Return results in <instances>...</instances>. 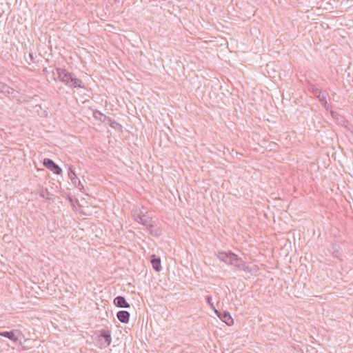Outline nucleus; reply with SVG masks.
<instances>
[{"mask_svg": "<svg viewBox=\"0 0 353 353\" xmlns=\"http://www.w3.org/2000/svg\"><path fill=\"white\" fill-rule=\"evenodd\" d=\"M29 58L31 61L34 62V58L32 53H29Z\"/></svg>", "mask_w": 353, "mask_h": 353, "instance_id": "obj_24", "label": "nucleus"}, {"mask_svg": "<svg viewBox=\"0 0 353 353\" xmlns=\"http://www.w3.org/2000/svg\"><path fill=\"white\" fill-rule=\"evenodd\" d=\"M70 180H71L72 183L74 185H77V183H78V181H79V179L77 178V176L74 177V179H70Z\"/></svg>", "mask_w": 353, "mask_h": 353, "instance_id": "obj_23", "label": "nucleus"}, {"mask_svg": "<svg viewBox=\"0 0 353 353\" xmlns=\"http://www.w3.org/2000/svg\"><path fill=\"white\" fill-rule=\"evenodd\" d=\"M98 338L100 345L105 347L110 345L112 342L111 333L109 330H102Z\"/></svg>", "mask_w": 353, "mask_h": 353, "instance_id": "obj_3", "label": "nucleus"}, {"mask_svg": "<svg viewBox=\"0 0 353 353\" xmlns=\"http://www.w3.org/2000/svg\"><path fill=\"white\" fill-rule=\"evenodd\" d=\"M235 255L233 252H220L218 255L219 259L225 262L227 264L232 265L234 264V259L232 257V256Z\"/></svg>", "mask_w": 353, "mask_h": 353, "instance_id": "obj_6", "label": "nucleus"}, {"mask_svg": "<svg viewBox=\"0 0 353 353\" xmlns=\"http://www.w3.org/2000/svg\"><path fill=\"white\" fill-rule=\"evenodd\" d=\"M205 299H206V302L207 303L212 307L214 310V305H213V303H212V299L210 296H207L205 297Z\"/></svg>", "mask_w": 353, "mask_h": 353, "instance_id": "obj_20", "label": "nucleus"}, {"mask_svg": "<svg viewBox=\"0 0 353 353\" xmlns=\"http://www.w3.org/2000/svg\"><path fill=\"white\" fill-rule=\"evenodd\" d=\"M317 98L319 99L321 103L325 108V109H327L328 105H327V102L325 94H323L321 96H319V97H317Z\"/></svg>", "mask_w": 353, "mask_h": 353, "instance_id": "obj_14", "label": "nucleus"}, {"mask_svg": "<svg viewBox=\"0 0 353 353\" xmlns=\"http://www.w3.org/2000/svg\"><path fill=\"white\" fill-rule=\"evenodd\" d=\"M68 174V177L70 178V179H74V177L77 176L75 172L71 168H69Z\"/></svg>", "mask_w": 353, "mask_h": 353, "instance_id": "obj_17", "label": "nucleus"}, {"mask_svg": "<svg viewBox=\"0 0 353 353\" xmlns=\"http://www.w3.org/2000/svg\"><path fill=\"white\" fill-rule=\"evenodd\" d=\"M75 186H76V187H77V188H78L79 190H81L82 189H83V185H82V183H81V181H80V180H79V181H78V183H77V185H75Z\"/></svg>", "mask_w": 353, "mask_h": 353, "instance_id": "obj_22", "label": "nucleus"}, {"mask_svg": "<svg viewBox=\"0 0 353 353\" xmlns=\"http://www.w3.org/2000/svg\"><path fill=\"white\" fill-rule=\"evenodd\" d=\"M114 304L119 307H123V308H128L130 307V304L127 302L125 297L122 296H117L114 298Z\"/></svg>", "mask_w": 353, "mask_h": 353, "instance_id": "obj_9", "label": "nucleus"}, {"mask_svg": "<svg viewBox=\"0 0 353 353\" xmlns=\"http://www.w3.org/2000/svg\"><path fill=\"white\" fill-rule=\"evenodd\" d=\"M70 87L85 88L81 80L76 78L74 75L72 79Z\"/></svg>", "mask_w": 353, "mask_h": 353, "instance_id": "obj_13", "label": "nucleus"}, {"mask_svg": "<svg viewBox=\"0 0 353 353\" xmlns=\"http://www.w3.org/2000/svg\"><path fill=\"white\" fill-rule=\"evenodd\" d=\"M134 216L135 221L143 225L147 228H154L155 226V222L149 216H147L145 214H134Z\"/></svg>", "mask_w": 353, "mask_h": 353, "instance_id": "obj_2", "label": "nucleus"}, {"mask_svg": "<svg viewBox=\"0 0 353 353\" xmlns=\"http://www.w3.org/2000/svg\"><path fill=\"white\" fill-rule=\"evenodd\" d=\"M150 230V233L154 236H159L161 234L159 228H148Z\"/></svg>", "mask_w": 353, "mask_h": 353, "instance_id": "obj_15", "label": "nucleus"}, {"mask_svg": "<svg viewBox=\"0 0 353 353\" xmlns=\"http://www.w3.org/2000/svg\"><path fill=\"white\" fill-rule=\"evenodd\" d=\"M56 70L59 80L66 85L70 86V83L74 74L63 68H57Z\"/></svg>", "mask_w": 353, "mask_h": 353, "instance_id": "obj_1", "label": "nucleus"}, {"mask_svg": "<svg viewBox=\"0 0 353 353\" xmlns=\"http://www.w3.org/2000/svg\"><path fill=\"white\" fill-rule=\"evenodd\" d=\"M312 92L313 94L316 97H319V96H321V94H323L321 93V91L319 89V88H312Z\"/></svg>", "mask_w": 353, "mask_h": 353, "instance_id": "obj_19", "label": "nucleus"}, {"mask_svg": "<svg viewBox=\"0 0 353 353\" xmlns=\"http://www.w3.org/2000/svg\"><path fill=\"white\" fill-rule=\"evenodd\" d=\"M0 91L1 92L6 94V95H12V97H17L19 92L17 91H15L13 88H10L8 85L0 82Z\"/></svg>", "mask_w": 353, "mask_h": 353, "instance_id": "obj_7", "label": "nucleus"}, {"mask_svg": "<svg viewBox=\"0 0 353 353\" xmlns=\"http://www.w3.org/2000/svg\"><path fill=\"white\" fill-rule=\"evenodd\" d=\"M232 257H233L234 262V264H232V265L240 270H245V263L241 258L239 257L236 254L232 256Z\"/></svg>", "mask_w": 353, "mask_h": 353, "instance_id": "obj_12", "label": "nucleus"}, {"mask_svg": "<svg viewBox=\"0 0 353 353\" xmlns=\"http://www.w3.org/2000/svg\"><path fill=\"white\" fill-rule=\"evenodd\" d=\"M21 334L20 331L12 330L11 331L0 332V336L6 337L16 343L19 340V336Z\"/></svg>", "mask_w": 353, "mask_h": 353, "instance_id": "obj_5", "label": "nucleus"}, {"mask_svg": "<svg viewBox=\"0 0 353 353\" xmlns=\"http://www.w3.org/2000/svg\"><path fill=\"white\" fill-rule=\"evenodd\" d=\"M214 311L215 313L219 316V318L227 325H230L233 323V319L228 312L223 311L222 313H220L216 309H214Z\"/></svg>", "mask_w": 353, "mask_h": 353, "instance_id": "obj_8", "label": "nucleus"}, {"mask_svg": "<svg viewBox=\"0 0 353 353\" xmlns=\"http://www.w3.org/2000/svg\"><path fill=\"white\" fill-rule=\"evenodd\" d=\"M43 163L46 168L51 170L55 174H60L62 172L61 168L50 159H44Z\"/></svg>", "mask_w": 353, "mask_h": 353, "instance_id": "obj_4", "label": "nucleus"}, {"mask_svg": "<svg viewBox=\"0 0 353 353\" xmlns=\"http://www.w3.org/2000/svg\"><path fill=\"white\" fill-rule=\"evenodd\" d=\"M117 317L123 323H128L130 319V313L125 310H121L117 312Z\"/></svg>", "mask_w": 353, "mask_h": 353, "instance_id": "obj_11", "label": "nucleus"}, {"mask_svg": "<svg viewBox=\"0 0 353 353\" xmlns=\"http://www.w3.org/2000/svg\"><path fill=\"white\" fill-rule=\"evenodd\" d=\"M330 114L332 118L336 119L337 120H339V117H341V115L337 112L335 111H331Z\"/></svg>", "mask_w": 353, "mask_h": 353, "instance_id": "obj_21", "label": "nucleus"}, {"mask_svg": "<svg viewBox=\"0 0 353 353\" xmlns=\"http://www.w3.org/2000/svg\"><path fill=\"white\" fill-rule=\"evenodd\" d=\"M150 262L152 263L153 269L156 272H160L161 270V259L157 256L155 254L151 256Z\"/></svg>", "mask_w": 353, "mask_h": 353, "instance_id": "obj_10", "label": "nucleus"}, {"mask_svg": "<svg viewBox=\"0 0 353 353\" xmlns=\"http://www.w3.org/2000/svg\"><path fill=\"white\" fill-rule=\"evenodd\" d=\"M108 121L110 122V125L112 128H117V127H121V125L117 123L116 121L114 120H112L111 118L108 117Z\"/></svg>", "mask_w": 353, "mask_h": 353, "instance_id": "obj_16", "label": "nucleus"}, {"mask_svg": "<svg viewBox=\"0 0 353 353\" xmlns=\"http://www.w3.org/2000/svg\"><path fill=\"white\" fill-rule=\"evenodd\" d=\"M49 194L48 191L47 189L42 190L40 192V196L44 199H48V195Z\"/></svg>", "mask_w": 353, "mask_h": 353, "instance_id": "obj_18", "label": "nucleus"}]
</instances>
